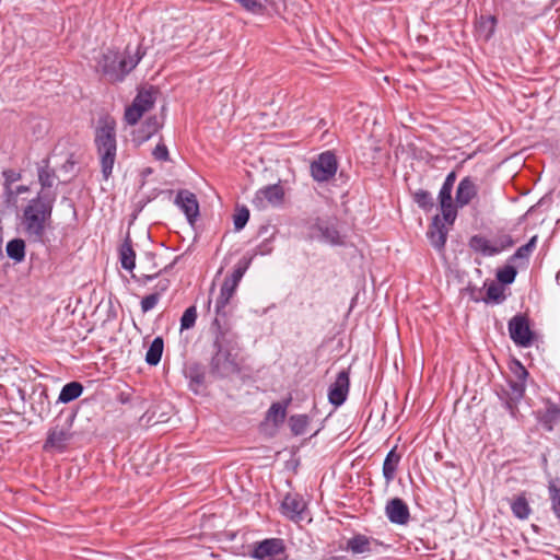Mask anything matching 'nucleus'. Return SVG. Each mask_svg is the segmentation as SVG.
Instances as JSON below:
<instances>
[{"instance_id": "f257e3e1", "label": "nucleus", "mask_w": 560, "mask_h": 560, "mask_svg": "<svg viewBox=\"0 0 560 560\" xmlns=\"http://www.w3.org/2000/svg\"><path fill=\"white\" fill-rule=\"evenodd\" d=\"M55 194L38 192L22 209L20 223L23 233L33 242H42L50 223Z\"/></svg>"}, {"instance_id": "f03ea898", "label": "nucleus", "mask_w": 560, "mask_h": 560, "mask_svg": "<svg viewBox=\"0 0 560 560\" xmlns=\"http://www.w3.org/2000/svg\"><path fill=\"white\" fill-rule=\"evenodd\" d=\"M213 346L215 352L211 359V369L219 376H228L237 373L241 369L240 347L236 336L229 331H219Z\"/></svg>"}, {"instance_id": "7ed1b4c3", "label": "nucleus", "mask_w": 560, "mask_h": 560, "mask_svg": "<svg viewBox=\"0 0 560 560\" xmlns=\"http://www.w3.org/2000/svg\"><path fill=\"white\" fill-rule=\"evenodd\" d=\"M94 142L103 177L108 179L113 173L117 152L116 124L113 118L105 117L98 120Z\"/></svg>"}, {"instance_id": "20e7f679", "label": "nucleus", "mask_w": 560, "mask_h": 560, "mask_svg": "<svg viewBox=\"0 0 560 560\" xmlns=\"http://www.w3.org/2000/svg\"><path fill=\"white\" fill-rule=\"evenodd\" d=\"M141 58L142 56L139 54L121 57L117 51L108 49L102 54L97 61V70L109 82H119L137 67Z\"/></svg>"}, {"instance_id": "39448f33", "label": "nucleus", "mask_w": 560, "mask_h": 560, "mask_svg": "<svg viewBox=\"0 0 560 560\" xmlns=\"http://www.w3.org/2000/svg\"><path fill=\"white\" fill-rule=\"evenodd\" d=\"M74 415L68 416L66 419H57L52 427L47 432V438L44 443V451L62 453L67 450L71 440L73 439Z\"/></svg>"}, {"instance_id": "423d86ee", "label": "nucleus", "mask_w": 560, "mask_h": 560, "mask_svg": "<svg viewBox=\"0 0 560 560\" xmlns=\"http://www.w3.org/2000/svg\"><path fill=\"white\" fill-rule=\"evenodd\" d=\"M509 335L512 341L522 348H529L535 340V332L530 328L529 319L524 314L513 316L508 323Z\"/></svg>"}, {"instance_id": "0eeeda50", "label": "nucleus", "mask_w": 560, "mask_h": 560, "mask_svg": "<svg viewBox=\"0 0 560 560\" xmlns=\"http://www.w3.org/2000/svg\"><path fill=\"white\" fill-rule=\"evenodd\" d=\"M310 168L315 182L326 183L335 177L338 170V161L331 151H325L311 163Z\"/></svg>"}, {"instance_id": "6e6552de", "label": "nucleus", "mask_w": 560, "mask_h": 560, "mask_svg": "<svg viewBox=\"0 0 560 560\" xmlns=\"http://www.w3.org/2000/svg\"><path fill=\"white\" fill-rule=\"evenodd\" d=\"M284 202V189L280 184L267 185L258 189L252 200L258 210L281 207Z\"/></svg>"}, {"instance_id": "1a4fd4ad", "label": "nucleus", "mask_w": 560, "mask_h": 560, "mask_svg": "<svg viewBox=\"0 0 560 560\" xmlns=\"http://www.w3.org/2000/svg\"><path fill=\"white\" fill-rule=\"evenodd\" d=\"M506 383L508 388L498 393V397L509 413L513 418H516L518 412V404L525 396L527 384L513 380H508Z\"/></svg>"}, {"instance_id": "9d476101", "label": "nucleus", "mask_w": 560, "mask_h": 560, "mask_svg": "<svg viewBox=\"0 0 560 560\" xmlns=\"http://www.w3.org/2000/svg\"><path fill=\"white\" fill-rule=\"evenodd\" d=\"M284 544L279 538H267L254 545L250 558L257 560H281L284 556Z\"/></svg>"}, {"instance_id": "9b49d317", "label": "nucleus", "mask_w": 560, "mask_h": 560, "mask_svg": "<svg viewBox=\"0 0 560 560\" xmlns=\"http://www.w3.org/2000/svg\"><path fill=\"white\" fill-rule=\"evenodd\" d=\"M350 386L349 373L345 370L338 373L335 382L330 385L328 390L329 402L334 406H341L348 396Z\"/></svg>"}, {"instance_id": "f8f14e48", "label": "nucleus", "mask_w": 560, "mask_h": 560, "mask_svg": "<svg viewBox=\"0 0 560 560\" xmlns=\"http://www.w3.org/2000/svg\"><path fill=\"white\" fill-rule=\"evenodd\" d=\"M382 544L373 537L355 534L346 542L345 550L352 555H366L377 550Z\"/></svg>"}, {"instance_id": "ddd939ff", "label": "nucleus", "mask_w": 560, "mask_h": 560, "mask_svg": "<svg viewBox=\"0 0 560 560\" xmlns=\"http://www.w3.org/2000/svg\"><path fill=\"white\" fill-rule=\"evenodd\" d=\"M282 513L294 522L304 520L306 503L299 494L288 493L281 504Z\"/></svg>"}, {"instance_id": "4468645a", "label": "nucleus", "mask_w": 560, "mask_h": 560, "mask_svg": "<svg viewBox=\"0 0 560 560\" xmlns=\"http://www.w3.org/2000/svg\"><path fill=\"white\" fill-rule=\"evenodd\" d=\"M385 514L390 523L406 525L410 518L408 505L400 498L390 499L385 506Z\"/></svg>"}, {"instance_id": "2eb2a0df", "label": "nucleus", "mask_w": 560, "mask_h": 560, "mask_svg": "<svg viewBox=\"0 0 560 560\" xmlns=\"http://www.w3.org/2000/svg\"><path fill=\"white\" fill-rule=\"evenodd\" d=\"M175 203L185 213L188 222L194 224L199 217V203L195 194L189 190H180L176 195Z\"/></svg>"}, {"instance_id": "dca6fc26", "label": "nucleus", "mask_w": 560, "mask_h": 560, "mask_svg": "<svg viewBox=\"0 0 560 560\" xmlns=\"http://www.w3.org/2000/svg\"><path fill=\"white\" fill-rule=\"evenodd\" d=\"M477 194H478V187H477L475 180L469 176L464 177L459 182L457 189H456V196H455L456 205L459 208H464L465 206L469 205L474 198H476Z\"/></svg>"}, {"instance_id": "f3484780", "label": "nucleus", "mask_w": 560, "mask_h": 560, "mask_svg": "<svg viewBox=\"0 0 560 560\" xmlns=\"http://www.w3.org/2000/svg\"><path fill=\"white\" fill-rule=\"evenodd\" d=\"M447 229L441 223L439 215L433 218L432 224L428 231V237L432 246L439 250L444 248L446 243Z\"/></svg>"}, {"instance_id": "a211bd4d", "label": "nucleus", "mask_w": 560, "mask_h": 560, "mask_svg": "<svg viewBox=\"0 0 560 560\" xmlns=\"http://www.w3.org/2000/svg\"><path fill=\"white\" fill-rule=\"evenodd\" d=\"M119 258L121 267L126 270H133L136 267V253L131 245V240L128 236L119 248Z\"/></svg>"}, {"instance_id": "6ab92c4d", "label": "nucleus", "mask_w": 560, "mask_h": 560, "mask_svg": "<svg viewBox=\"0 0 560 560\" xmlns=\"http://www.w3.org/2000/svg\"><path fill=\"white\" fill-rule=\"evenodd\" d=\"M400 462V455L396 453V450H390L383 463V476L386 480V483H389L394 480L398 464Z\"/></svg>"}, {"instance_id": "aec40b11", "label": "nucleus", "mask_w": 560, "mask_h": 560, "mask_svg": "<svg viewBox=\"0 0 560 560\" xmlns=\"http://www.w3.org/2000/svg\"><path fill=\"white\" fill-rule=\"evenodd\" d=\"M236 284H233L229 280L224 279L220 290V294L215 301V311L218 314L221 313L224 310V307L229 304L231 298L234 295L236 291Z\"/></svg>"}, {"instance_id": "412c9836", "label": "nucleus", "mask_w": 560, "mask_h": 560, "mask_svg": "<svg viewBox=\"0 0 560 560\" xmlns=\"http://www.w3.org/2000/svg\"><path fill=\"white\" fill-rule=\"evenodd\" d=\"M539 422L548 431L553 429V425L560 421V408L553 404L546 407L542 413L538 416Z\"/></svg>"}, {"instance_id": "4be33fe9", "label": "nucleus", "mask_w": 560, "mask_h": 560, "mask_svg": "<svg viewBox=\"0 0 560 560\" xmlns=\"http://www.w3.org/2000/svg\"><path fill=\"white\" fill-rule=\"evenodd\" d=\"M37 176H38V182H39L40 187H42L39 192L50 194L48 191V189L51 188L54 186V184H55V180L57 178L56 172L52 168H50L48 166V164L46 163V165H43V166L38 167Z\"/></svg>"}, {"instance_id": "5701e85b", "label": "nucleus", "mask_w": 560, "mask_h": 560, "mask_svg": "<svg viewBox=\"0 0 560 560\" xmlns=\"http://www.w3.org/2000/svg\"><path fill=\"white\" fill-rule=\"evenodd\" d=\"M469 245L475 252L481 253L483 256L497 255V249L492 247V242L485 236L474 235L469 241Z\"/></svg>"}, {"instance_id": "b1692460", "label": "nucleus", "mask_w": 560, "mask_h": 560, "mask_svg": "<svg viewBox=\"0 0 560 560\" xmlns=\"http://www.w3.org/2000/svg\"><path fill=\"white\" fill-rule=\"evenodd\" d=\"M163 348V339L161 337L154 338L145 353V362L149 365H156L161 361Z\"/></svg>"}, {"instance_id": "393cba45", "label": "nucleus", "mask_w": 560, "mask_h": 560, "mask_svg": "<svg viewBox=\"0 0 560 560\" xmlns=\"http://www.w3.org/2000/svg\"><path fill=\"white\" fill-rule=\"evenodd\" d=\"M83 392V386L78 382L66 384L58 397V401L67 404L77 399Z\"/></svg>"}, {"instance_id": "a878e982", "label": "nucleus", "mask_w": 560, "mask_h": 560, "mask_svg": "<svg viewBox=\"0 0 560 560\" xmlns=\"http://www.w3.org/2000/svg\"><path fill=\"white\" fill-rule=\"evenodd\" d=\"M2 176V188L3 194L5 195L10 189L14 187V184L20 182L23 177L21 170L15 168H4L1 172Z\"/></svg>"}, {"instance_id": "bb28decb", "label": "nucleus", "mask_w": 560, "mask_h": 560, "mask_svg": "<svg viewBox=\"0 0 560 560\" xmlns=\"http://www.w3.org/2000/svg\"><path fill=\"white\" fill-rule=\"evenodd\" d=\"M7 255L20 262L25 257V243L21 238H14L7 244Z\"/></svg>"}, {"instance_id": "cd10ccee", "label": "nucleus", "mask_w": 560, "mask_h": 560, "mask_svg": "<svg viewBox=\"0 0 560 560\" xmlns=\"http://www.w3.org/2000/svg\"><path fill=\"white\" fill-rule=\"evenodd\" d=\"M154 101V93L149 90H143L139 91L132 102V105L138 107L142 113H145L153 106Z\"/></svg>"}, {"instance_id": "c85d7f7f", "label": "nucleus", "mask_w": 560, "mask_h": 560, "mask_svg": "<svg viewBox=\"0 0 560 560\" xmlns=\"http://www.w3.org/2000/svg\"><path fill=\"white\" fill-rule=\"evenodd\" d=\"M505 300L504 289L495 282H491L487 288V295L483 298L486 303L500 304Z\"/></svg>"}, {"instance_id": "c756f323", "label": "nucleus", "mask_w": 560, "mask_h": 560, "mask_svg": "<svg viewBox=\"0 0 560 560\" xmlns=\"http://www.w3.org/2000/svg\"><path fill=\"white\" fill-rule=\"evenodd\" d=\"M510 372H511V377L509 380H513V381H517V382L527 384V378L529 376V373L521 361H518L516 359L512 360L510 363Z\"/></svg>"}, {"instance_id": "7c9ffc66", "label": "nucleus", "mask_w": 560, "mask_h": 560, "mask_svg": "<svg viewBox=\"0 0 560 560\" xmlns=\"http://www.w3.org/2000/svg\"><path fill=\"white\" fill-rule=\"evenodd\" d=\"M514 516L520 520H526L530 514V508L524 497H517L511 504Z\"/></svg>"}, {"instance_id": "2f4dec72", "label": "nucleus", "mask_w": 560, "mask_h": 560, "mask_svg": "<svg viewBox=\"0 0 560 560\" xmlns=\"http://www.w3.org/2000/svg\"><path fill=\"white\" fill-rule=\"evenodd\" d=\"M289 422L292 433L294 435H302L306 431L310 419L306 415H294L290 417Z\"/></svg>"}, {"instance_id": "473e14b6", "label": "nucleus", "mask_w": 560, "mask_h": 560, "mask_svg": "<svg viewBox=\"0 0 560 560\" xmlns=\"http://www.w3.org/2000/svg\"><path fill=\"white\" fill-rule=\"evenodd\" d=\"M548 492L551 502V510L560 522V486H557L553 480L549 481Z\"/></svg>"}, {"instance_id": "72a5a7b5", "label": "nucleus", "mask_w": 560, "mask_h": 560, "mask_svg": "<svg viewBox=\"0 0 560 560\" xmlns=\"http://www.w3.org/2000/svg\"><path fill=\"white\" fill-rule=\"evenodd\" d=\"M440 208H441V213H442V217H443V220L445 221V223L452 225L457 217V208H459L456 205V200L455 201L451 200L448 202L447 201L442 202V203H440Z\"/></svg>"}, {"instance_id": "f704fd0d", "label": "nucleus", "mask_w": 560, "mask_h": 560, "mask_svg": "<svg viewBox=\"0 0 560 560\" xmlns=\"http://www.w3.org/2000/svg\"><path fill=\"white\" fill-rule=\"evenodd\" d=\"M537 235H534L525 245L518 247L511 256V260L528 259L537 244Z\"/></svg>"}, {"instance_id": "c9c22d12", "label": "nucleus", "mask_w": 560, "mask_h": 560, "mask_svg": "<svg viewBox=\"0 0 560 560\" xmlns=\"http://www.w3.org/2000/svg\"><path fill=\"white\" fill-rule=\"evenodd\" d=\"M320 231V237L324 242L331 244V245H338L341 243V237L339 232L334 226L328 225H322L319 226Z\"/></svg>"}, {"instance_id": "e433bc0d", "label": "nucleus", "mask_w": 560, "mask_h": 560, "mask_svg": "<svg viewBox=\"0 0 560 560\" xmlns=\"http://www.w3.org/2000/svg\"><path fill=\"white\" fill-rule=\"evenodd\" d=\"M517 271L515 267L511 265H506L503 268L499 269L497 272V279L502 284H511L514 282L516 278Z\"/></svg>"}, {"instance_id": "4c0bfd02", "label": "nucleus", "mask_w": 560, "mask_h": 560, "mask_svg": "<svg viewBox=\"0 0 560 560\" xmlns=\"http://www.w3.org/2000/svg\"><path fill=\"white\" fill-rule=\"evenodd\" d=\"M415 202L423 210L428 211L433 207V199L429 191L420 189L413 194Z\"/></svg>"}, {"instance_id": "58836bf2", "label": "nucleus", "mask_w": 560, "mask_h": 560, "mask_svg": "<svg viewBox=\"0 0 560 560\" xmlns=\"http://www.w3.org/2000/svg\"><path fill=\"white\" fill-rule=\"evenodd\" d=\"M197 319V310L195 306L186 308L180 318V330L189 329L195 326Z\"/></svg>"}, {"instance_id": "ea45409f", "label": "nucleus", "mask_w": 560, "mask_h": 560, "mask_svg": "<svg viewBox=\"0 0 560 560\" xmlns=\"http://www.w3.org/2000/svg\"><path fill=\"white\" fill-rule=\"evenodd\" d=\"M249 220V210L246 207L237 209L233 215V223L235 231H241L247 224Z\"/></svg>"}, {"instance_id": "a19ab883", "label": "nucleus", "mask_w": 560, "mask_h": 560, "mask_svg": "<svg viewBox=\"0 0 560 560\" xmlns=\"http://www.w3.org/2000/svg\"><path fill=\"white\" fill-rule=\"evenodd\" d=\"M492 242V247L497 249V254L501 253L502 250L510 248L514 245V241L509 234H502L495 237Z\"/></svg>"}, {"instance_id": "79ce46f5", "label": "nucleus", "mask_w": 560, "mask_h": 560, "mask_svg": "<svg viewBox=\"0 0 560 560\" xmlns=\"http://www.w3.org/2000/svg\"><path fill=\"white\" fill-rule=\"evenodd\" d=\"M284 418L285 407H283L279 402L272 404L268 410V419H270L275 423H280L283 422Z\"/></svg>"}, {"instance_id": "37998d69", "label": "nucleus", "mask_w": 560, "mask_h": 560, "mask_svg": "<svg viewBox=\"0 0 560 560\" xmlns=\"http://www.w3.org/2000/svg\"><path fill=\"white\" fill-rule=\"evenodd\" d=\"M160 122L156 117H150L145 120L143 125V137L142 140H148L151 136H153L160 129Z\"/></svg>"}, {"instance_id": "c03bdc74", "label": "nucleus", "mask_w": 560, "mask_h": 560, "mask_svg": "<svg viewBox=\"0 0 560 560\" xmlns=\"http://www.w3.org/2000/svg\"><path fill=\"white\" fill-rule=\"evenodd\" d=\"M160 298H161V293L160 292H154L152 294H149V295L144 296L141 300V310H142V312L147 313V312L153 310L156 306V304L159 303Z\"/></svg>"}, {"instance_id": "a18cd8bd", "label": "nucleus", "mask_w": 560, "mask_h": 560, "mask_svg": "<svg viewBox=\"0 0 560 560\" xmlns=\"http://www.w3.org/2000/svg\"><path fill=\"white\" fill-rule=\"evenodd\" d=\"M31 187L27 185H18L10 189L4 196L8 202L15 203L18 201V197L23 194L30 192Z\"/></svg>"}, {"instance_id": "49530a36", "label": "nucleus", "mask_w": 560, "mask_h": 560, "mask_svg": "<svg viewBox=\"0 0 560 560\" xmlns=\"http://www.w3.org/2000/svg\"><path fill=\"white\" fill-rule=\"evenodd\" d=\"M144 113H142L138 107L133 106L132 104L126 108L125 112V120L128 125H136L139 119L142 117Z\"/></svg>"}, {"instance_id": "de8ad7c7", "label": "nucleus", "mask_w": 560, "mask_h": 560, "mask_svg": "<svg viewBox=\"0 0 560 560\" xmlns=\"http://www.w3.org/2000/svg\"><path fill=\"white\" fill-rule=\"evenodd\" d=\"M153 156L158 161H167L168 160V150L164 143H159L153 152Z\"/></svg>"}, {"instance_id": "09e8293b", "label": "nucleus", "mask_w": 560, "mask_h": 560, "mask_svg": "<svg viewBox=\"0 0 560 560\" xmlns=\"http://www.w3.org/2000/svg\"><path fill=\"white\" fill-rule=\"evenodd\" d=\"M245 271H246V267H238L233 271V273L230 277H228L225 279L229 280L230 282H232L233 284L238 285Z\"/></svg>"}, {"instance_id": "8fccbe9b", "label": "nucleus", "mask_w": 560, "mask_h": 560, "mask_svg": "<svg viewBox=\"0 0 560 560\" xmlns=\"http://www.w3.org/2000/svg\"><path fill=\"white\" fill-rule=\"evenodd\" d=\"M452 189L450 188H445V187H441L440 189V192H439V202L442 203V202H448L451 200H453L452 198Z\"/></svg>"}, {"instance_id": "3c124183", "label": "nucleus", "mask_w": 560, "mask_h": 560, "mask_svg": "<svg viewBox=\"0 0 560 560\" xmlns=\"http://www.w3.org/2000/svg\"><path fill=\"white\" fill-rule=\"evenodd\" d=\"M455 182H456V173L455 172H451L445 177V180H444L442 186L453 190Z\"/></svg>"}, {"instance_id": "603ef678", "label": "nucleus", "mask_w": 560, "mask_h": 560, "mask_svg": "<svg viewBox=\"0 0 560 560\" xmlns=\"http://www.w3.org/2000/svg\"><path fill=\"white\" fill-rule=\"evenodd\" d=\"M270 252H271V249L267 243L260 244L257 248V253L260 255H266V254H269Z\"/></svg>"}, {"instance_id": "864d4df0", "label": "nucleus", "mask_w": 560, "mask_h": 560, "mask_svg": "<svg viewBox=\"0 0 560 560\" xmlns=\"http://www.w3.org/2000/svg\"><path fill=\"white\" fill-rule=\"evenodd\" d=\"M168 287H170V281L168 280H163V281H160L158 283V288L160 290L159 291L160 293L165 292L168 289Z\"/></svg>"}, {"instance_id": "5fc2aeb1", "label": "nucleus", "mask_w": 560, "mask_h": 560, "mask_svg": "<svg viewBox=\"0 0 560 560\" xmlns=\"http://www.w3.org/2000/svg\"><path fill=\"white\" fill-rule=\"evenodd\" d=\"M160 272H155V273H152V275H143L142 276V279H143V282H148V281H151L153 280L154 278H156L159 276Z\"/></svg>"}, {"instance_id": "6e6d98bb", "label": "nucleus", "mask_w": 560, "mask_h": 560, "mask_svg": "<svg viewBox=\"0 0 560 560\" xmlns=\"http://www.w3.org/2000/svg\"><path fill=\"white\" fill-rule=\"evenodd\" d=\"M192 381H195L197 384H201L202 381H203V376L202 375H196L192 377Z\"/></svg>"}, {"instance_id": "4d7b16f0", "label": "nucleus", "mask_w": 560, "mask_h": 560, "mask_svg": "<svg viewBox=\"0 0 560 560\" xmlns=\"http://www.w3.org/2000/svg\"><path fill=\"white\" fill-rule=\"evenodd\" d=\"M120 400L122 402H127L128 401V398L124 396V394L120 395Z\"/></svg>"}, {"instance_id": "13d9d810", "label": "nucleus", "mask_w": 560, "mask_h": 560, "mask_svg": "<svg viewBox=\"0 0 560 560\" xmlns=\"http://www.w3.org/2000/svg\"><path fill=\"white\" fill-rule=\"evenodd\" d=\"M334 560H341V559H340V558H338V557H335V558H334Z\"/></svg>"}]
</instances>
